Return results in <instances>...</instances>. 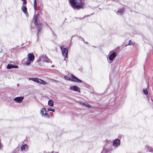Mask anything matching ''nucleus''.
Wrapping results in <instances>:
<instances>
[{"mask_svg":"<svg viewBox=\"0 0 153 153\" xmlns=\"http://www.w3.org/2000/svg\"><path fill=\"white\" fill-rule=\"evenodd\" d=\"M1 143H0V149L1 148Z\"/></svg>","mask_w":153,"mask_h":153,"instance_id":"b1692460","label":"nucleus"},{"mask_svg":"<svg viewBox=\"0 0 153 153\" xmlns=\"http://www.w3.org/2000/svg\"><path fill=\"white\" fill-rule=\"evenodd\" d=\"M48 105L52 107L53 106V102L52 100H50L48 101Z\"/></svg>","mask_w":153,"mask_h":153,"instance_id":"4468645a","label":"nucleus"},{"mask_svg":"<svg viewBox=\"0 0 153 153\" xmlns=\"http://www.w3.org/2000/svg\"><path fill=\"white\" fill-rule=\"evenodd\" d=\"M27 146L25 144L22 146L21 147V150L22 151L25 150L26 149H27Z\"/></svg>","mask_w":153,"mask_h":153,"instance_id":"2eb2a0df","label":"nucleus"},{"mask_svg":"<svg viewBox=\"0 0 153 153\" xmlns=\"http://www.w3.org/2000/svg\"><path fill=\"white\" fill-rule=\"evenodd\" d=\"M37 6V3H36V0H34L33 1V7L34 8L35 10H36V9Z\"/></svg>","mask_w":153,"mask_h":153,"instance_id":"a211bd4d","label":"nucleus"},{"mask_svg":"<svg viewBox=\"0 0 153 153\" xmlns=\"http://www.w3.org/2000/svg\"><path fill=\"white\" fill-rule=\"evenodd\" d=\"M40 113L42 116H45L47 118H49L50 117V115L46 113L45 108H43L41 109Z\"/></svg>","mask_w":153,"mask_h":153,"instance_id":"423d86ee","label":"nucleus"},{"mask_svg":"<svg viewBox=\"0 0 153 153\" xmlns=\"http://www.w3.org/2000/svg\"><path fill=\"white\" fill-rule=\"evenodd\" d=\"M124 10L122 9H120L118 10L117 12L120 13H123Z\"/></svg>","mask_w":153,"mask_h":153,"instance_id":"4be33fe9","label":"nucleus"},{"mask_svg":"<svg viewBox=\"0 0 153 153\" xmlns=\"http://www.w3.org/2000/svg\"><path fill=\"white\" fill-rule=\"evenodd\" d=\"M22 9L23 12L26 14H28L27 9L26 7L25 6H23L22 7Z\"/></svg>","mask_w":153,"mask_h":153,"instance_id":"f8f14e48","label":"nucleus"},{"mask_svg":"<svg viewBox=\"0 0 153 153\" xmlns=\"http://www.w3.org/2000/svg\"><path fill=\"white\" fill-rule=\"evenodd\" d=\"M23 1V5H26L27 4V1L26 0H22Z\"/></svg>","mask_w":153,"mask_h":153,"instance_id":"5701e85b","label":"nucleus"},{"mask_svg":"<svg viewBox=\"0 0 153 153\" xmlns=\"http://www.w3.org/2000/svg\"><path fill=\"white\" fill-rule=\"evenodd\" d=\"M39 16V14H37L33 18L34 23L36 25H37V31L39 34L42 30V24L41 23H38V17Z\"/></svg>","mask_w":153,"mask_h":153,"instance_id":"f03ea898","label":"nucleus"},{"mask_svg":"<svg viewBox=\"0 0 153 153\" xmlns=\"http://www.w3.org/2000/svg\"><path fill=\"white\" fill-rule=\"evenodd\" d=\"M64 78L66 80L71 81V78H70L69 77H68V76H64Z\"/></svg>","mask_w":153,"mask_h":153,"instance_id":"6ab92c4d","label":"nucleus"},{"mask_svg":"<svg viewBox=\"0 0 153 153\" xmlns=\"http://www.w3.org/2000/svg\"><path fill=\"white\" fill-rule=\"evenodd\" d=\"M70 89L74 91H77L79 92H80V91L79 88L76 86H74L70 88Z\"/></svg>","mask_w":153,"mask_h":153,"instance_id":"9d476101","label":"nucleus"},{"mask_svg":"<svg viewBox=\"0 0 153 153\" xmlns=\"http://www.w3.org/2000/svg\"><path fill=\"white\" fill-rule=\"evenodd\" d=\"M71 77L72 81L76 82L78 83L82 82V81L81 80L79 79L74 75L71 74Z\"/></svg>","mask_w":153,"mask_h":153,"instance_id":"0eeeda50","label":"nucleus"},{"mask_svg":"<svg viewBox=\"0 0 153 153\" xmlns=\"http://www.w3.org/2000/svg\"><path fill=\"white\" fill-rule=\"evenodd\" d=\"M71 6L74 9H80L84 7V3L82 0H69Z\"/></svg>","mask_w":153,"mask_h":153,"instance_id":"f257e3e1","label":"nucleus"},{"mask_svg":"<svg viewBox=\"0 0 153 153\" xmlns=\"http://www.w3.org/2000/svg\"><path fill=\"white\" fill-rule=\"evenodd\" d=\"M62 52V54L63 56L66 58L68 57V48H63L62 46L60 47Z\"/></svg>","mask_w":153,"mask_h":153,"instance_id":"39448f33","label":"nucleus"},{"mask_svg":"<svg viewBox=\"0 0 153 153\" xmlns=\"http://www.w3.org/2000/svg\"><path fill=\"white\" fill-rule=\"evenodd\" d=\"M143 92L145 94H148V91L147 89H144L143 90Z\"/></svg>","mask_w":153,"mask_h":153,"instance_id":"412c9836","label":"nucleus"},{"mask_svg":"<svg viewBox=\"0 0 153 153\" xmlns=\"http://www.w3.org/2000/svg\"><path fill=\"white\" fill-rule=\"evenodd\" d=\"M18 67L16 65H13L12 64H8L7 66V69H10L11 68H17Z\"/></svg>","mask_w":153,"mask_h":153,"instance_id":"ddd939ff","label":"nucleus"},{"mask_svg":"<svg viewBox=\"0 0 153 153\" xmlns=\"http://www.w3.org/2000/svg\"><path fill=\"white\" fill-rule=\"evenodd\" d=\"M30 79L40 84L45 85L47 83V82L44 81L37 78H30Z\"/></svg>","mask_w":153,"mask_h":153,"instance_id":"20e7f679","label":"nucleus"},{"mask_svg":"<svg viewBox=\"0 0 153 153\" xmlns=\"http://www.w3.org/2000/svg\"><path fill=\"white\" fill-rule=\"evenodd\" d=\"M43 60L45 61V62H48L49 61V59L46 56H43Z\"/></svg>","mask_w":153,"mask_h":153,"instance_id":"f3484780","label":"nucleus"},{"mask_svg":"<svg viewBox=\"0 0 153 153\" xmlns=\"http://www.w3.org/2000/svg\"><path fill=\"white\" fill-rule=\"evenodd\" d=\"M80 103L82 104L83 105H84L86 106L88 108H90L91 107V106L90 105H89L88 104L87 102H83Z\"/></svg>","mask_w":153,"mask_h":153,"instance_id":"dca6fc26","label":"nucleus"},{"mask_svg":"<svg viewBox=\"0 0 153 153\" xmlns=\"http://www.w3.org/2000/svg\"><path fill=\"white\" fill-rule=\"evenodd\" d=\"M116 55V53L115 52H113V53L111 55H110L109 57V59L110 60H112L114 58Z\"/></svg>","mask_w":153,"mask_h":153,"instance_id":"9b49d317","label":"nucleus"},{"mask_svg":"<svg viewBox=\"0 0 153 153\" xmlns=\"http://www.w3.org/2000/svg\"><path fill=\"white\" fill-rule=\"evenodd\" d=\"M23 99L24 97H17L15 98L14 99V100L16 102L19 103L23 100Z\"/></svg>","mask_w":153,"mask_h":153,"instance_id":"6e6552de","label":"nucleus"},{"mask_svg":"<svg viewBox=\"0 0 153 153\" xmlns=\"http://www.w3.org/2000/svg\"><path fill=\"white\" fill-rule=\"evenodd\" d=\"M28 62L26 63V65H30L31 62L33 61L35 59V57L33 53H29L27 54Z\"/></svg>","mask_w":153,"mask_h":153,"instance_id":"7ed1b4c3","label":"nucleus"},{"mask_svg":"<svg viewBox=\"0 0 153 153\" xmlns=\"http://www.w3.org/2000/svg\"><path fill=\"white\" fill-rule=\"evenodd\" d=\"M48 110L49 111H52L53 112L55 111L54 109H52L51 108H48Z\"/></svg>","mask_w":153,"mask_h":153,"instance_id":"aec40b11","label":"nucleus"},{"mask_svg":"<svg viewBox=\"0 0 153 153\" xmlns=\"http://www.w3.org/2000/svg\"><path fill=\"white\" fill-rule=\"evenodd\" d=\"M120 144V140H119L116 139L114 140L113 143V145L115 146H117Z\"/></svg>","mask_w":153,"mask_h":153,"instance_id":"1a4fd4ad","label":"nucleus"}]
</instances>
